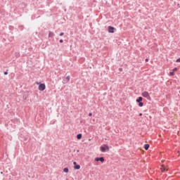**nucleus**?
Listing matches in <instances>:
<instances>
[{
    "label": "nucleus",
    "mask_w": 180,
    "mask_h": 180,
    "mask_svg": "<svg viewBox=\"0 0 180 180\" xmlns=\"http://www.w3.org/2000/svg\"><path fill=\"white\" fill-rule=\"evenodd\" d=\"M35 84L37 85H39V87H38L39 91H44V89H46V84L41 82H36Z\"/></svg>",
    "instance_id": "f257e3e1"
},
{
    "label": "nucleus",
    "mask_w": 180,
    "mask_h": 180,
    "mask_svg": "<svg viewBox=\"0 0 180 180\" xmlns=\"http://www.w3.org/2000/svg\"><path fill=\"white\" fill-rule=\"evenodd\" d=\"M141 96L143 98H146V99H148V101H151V96H150V94L148 91H143L141 94Z\"/></svg>",
    "instance_id": "f03ea898"
},
{
    "label": "nucleus",
    "mask_w": 180,
    "mask_h": 180,
    "mask_svg": "<svg viewBox=\"0 0 180 180\" xmlns=\"http://www.w3.org/2000/svg\"><path fill=\"white\" fill-rule=\"evenodd\" d=\"M101 151L102 152V153H105L106 152V150H108V151H109V146H107V145H103L102 146H101Z\"/></svg>",
    "instance_id": "7ed1b4c3"
},
{
    "label": "nucleus",
    "mask_w": 180,
    "mask_h": 180,
    "mask_svg": "<svg viewBox=\"0 0 180 180\" xmlns=\"http://www.w3.org/2000/svg\"><path fill=\"white\" fill-rule=\"evenodd\" d=\"M108 32L109 33H115V27L112 26L108 27Z\"/></svg>",
    "instance_id": "20e7f679"
},
{
    "label": "nucleus",
    "mask_w": 180,
    "mask_h": 180,
    "mask_svg": "<svg viewBox=\"0 0 180 180\" xmlns=\"http://www.w3.org/2000/svg\"><path fill=\"white\" fill-rule=\"evenodd\" d=\"M95 161L98 162V161H101V162H103L105 161V158H96Z\"/></svg>",
    "instance_id": "39448f33"
},
{
    "label": "nucleus",
    "mask_w": 180,
    "mask_h": 180,
    "mask_svg": "<svg viewBox=\"0 0 180 180\" xmlns=\"http://www.w3.org/2000/svg\"><path fill=\"white\" fill-rule=\"evenodd\" d=\"M141 101H143V97H139V98L136 99V102L138 103H140L141 102Z\"/></svg>",
    "instance_id": "423d86ee"
},
{
    "label": "nucleus",
    "mask_w": 180,
    "mask_h": 180,
    "mask_svg": "<svg viewBox=\"0 0 180 180\" xmlns=\"http://www.w3.org/2000/svg\"><path fill=\"white\" fill-rule=\"evenodd\" d=\"M77 139L78 140H80V139H82V134H77Z\"/></svg>",
    "instance_id": "0eeeda50"
},
{
    "label": "nucleus",
    "mask_w": 180,
    "mask_h": 180,
    "mask_svg": "<svg viewBox=\"0 0 180 180\" xmlns=\"http://www.w3.org/2000/svg\"><path fill=\"white\" fill-rule=\"evenodd\" d=\"M81 168V166L79 165H77L76 166H74L75 169H79Z\"/></svg>",
    "instance_id": "6e6552de"
},
{
    "label": "nucleus",
    "mask_w": 180,
    "mask_h": 180,
    "mask_svg": "<svg viewBox=\"0 0 180 180\" xmlns=\"http://www.w3.org/2000/svg\"><path fill=\"white\" fill-rule=\"evenodd\" d=\"M145 150H148V148H150V145L149 144H146L144 146Z\"/></svg>",
    "instance_id": "1a4fd4ad"
},
{
    "label": "nucleus",
    "mask_w": 180,
    "mask_h": 180,
    "mask_svg": "<svg viewBox=\"0 0 180 180\" xmlns=\"http://www.w3.org/2000/svg\"><path fill=\"white\" fill-rule=\"evenodd\" d=\"M166 169L167 168L165 167V166L162 165L161 170L164 172V171H165Z\"/></svg>",
    "instance_id": "9d476101"
},
{
    "label": "nucleus",
    "mask_w": 180,
    "mask_h": 180,
    "mask_svg": "<svg viewBox=\"0 0 180 180\" xmlns=\"http://www.w3.org/2000/svg\"><path fill=\"white\" fill-rule=\"evenodd\" d=\"M53 36H54V33L50 32L49 34V37H53Z\"/></svg>",
    "instance_id": "9b49d317"
},
{
    "label": "nucleus",
    "mask_w": 180,
    "mask_h": 180,
    "mask_svg": "<svg viewBox=\"0 0 180 180\" xmlns=\"http://www.w3.org/2000/svg\"><path fill=\"white\" fill-rule=\"evenodd\" d=\"M68 168H64L63 169V172H65L66 174H68Z\"/></svg>",
    "instance_id": "f8f14e48"
},
{
    "label": "nucleus",
    "mask_w": 180,
    "mask_h": 180,
    "mask_svg": "<svg viewBox=\"0 0 180 180\" xmlns=\"http://www.w3.org/2000/svg\"><path fill=\"white\" fill-rule=\"evenodd\" d=\"M169 75L170 77H172V76L175 75V72H170L169 74Z\"/></svg>",
    "instance_id": "ddd939ff"
},
{
    "label": "nucleus",
    "mask_w": 180,
    "mask_h": 180,
    "mask_svg": "<svg viewBox=\"0 0 180 180\" xmlns=\"http://www.w3.org/2000/svg\"><path fill=\"white\" fill-rule=\"evenodd\" d=\"M65 79H66L67 82H68L70 81V76H67V77H65Z\"/></svg>",
    "instance_id": "4468645a"
},
{
    "label": "nucleus",
    "mask_w": 180,
    "mask_h": 180,
    "mask_svg": "<svg viewBox=\"0 0 180 180\" xmlns=\"http://www.w3.org/2000/svg\"><path fill=\"white\" fill-rule=\"evenodd\" d=\"M143 105H144V103L141 102V103H139V106H140V108H143Z\"/></svg>",
    "instance_id": "2eb2a0df"
},
{
    "label": "nucleus",
    "mask_w": 180,
    "mask_h": 180,
    "mask_svg": "<svg viewBox=\"0 0 180 180\" xmlns=\"http://www.w3.org/2000/svg\"><path fill=\"white\" fill-rule=\"evenodd\" d=\"M173 71H174V72L178 71V68H174L173 69Z\"/></svg>",
    "instance_id": "dca6fc26"
},
{
    "label": "nucleus",
    "mask_w": 180,
    "mask_h": 180,
    "mask_svg": "<svg viewBox=\"0 0 180 180\" xmlns=\"http://www.w3.org/2000/svg\"><path fill=\"white\" fill-rule=\"evenodd\" d=\"M176 63H180V58L176 60Z\"/></svg>",
    "instance_id": "f3484780"
},
{
    "label": "nucleus",
    "mask_w": 180,
    "mask_h": 180,
    "mask_svg": "<svg viewBox=\"0 0 180 180\" xmlns=\"http://www.w3.org/2000/svg\"><path fill=\"white\" fill-rule=\"evenodd\" d=\"M60 36H64V32H61V33L60 34Z\"/></svg>",
    "instance_id": "a211bd4d"
},
{
    "label": "nucleus",
    "mask_w": 180,
    "mask_h": 180,
    "mask_svg": "<svg viewBox=\"0 0 180 180\" xmlns=\"http://www.w3.org/2000/svg\"><path fill=\"white\" fill-rule=\"evenodd\" d=\"M73 165H75V167L77 165V162H74Z\"/></svg>",
    "instance_id": "6ab92c4d"
},
{
    "label": "nucleus",
    "mask_w": 180,
    "mask_h": 180,
    "mask_svg": "<svg viewBox=\"0 0 180 180\" xmlns=\"http://www.w3.org/2000/svg\"><path fill=\"white\" fill-rule=\"evenodd\" d=\"M4 75H8V72H4Z\"/></svg>",
    "instance_id": "aec40b11"
},
{
    "label": "nucleus",
    "mask_w": 180,
    "mask_h": 180,
    "mask_svg": "<svg viewBox=\"0 0 180 180\" xmlns=\"http://www.w3.org/2000/svg\"><path fill=\"white\" fill-rule=\"evenodd\" d=\"M89 116H90V117L92 116V112H89Z\"/></svg>",
    "instance_id": "412c9836"
},
{
    "label": "nucleus",
    "mask_w": 180,
    "mask_h": 180,
    "mask_svg": "<svg viewBox=\"0 0 180 180\" xmlns=\"http://www.w3.org/2000/svg\"><path fill=\"white\" fill-rule=\"evenodd\" d=\"M63 39L60 40V43H63Z\"/></svg>",
    "instance_id": "4be33fe9"
},
{
    "label": "nucleus",
    "mask_w": 180,
    "mask_h": 180,
    "mask_svg": "<svg viewBox=\"0 0 180 180\" xmlns=\"http://www.w3.org/2000/svg\"><path fill=\"white\" fill-rule=\"evenodd\" d=\"M139 116H143V113H140V114H139Z\"/></svg>",
    "instance_id": "5701e85b"
},
{
    "label": "nucleus",
    "mask_w": 180,
    "mask_h": 180,
    "mask_svg": "<svg viewBox=\"0 0 180 180\" xmlns=\"http://www.w3.org/2000/svg\"><path fill=\"white\" fill-rule=\"evenodd\" d=\"M148 61V59H146V62L147 63Z\"/></svg>",
    "instance_id": "b1692460"
}]
</instances>
